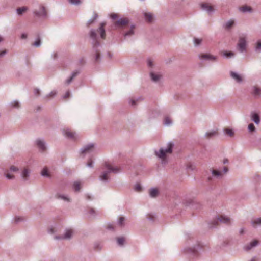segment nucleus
<instances>
[{
    "instance_id": "nucleus-11",
    "label": "nucleus",
    "mask_w": 261,
    "mask_h": 261,
    "mask_svg": "<svg viewBox=\"0 0 261 261\" xmlns=\"http://www.w3.org/2000/svg\"><path fill=\"white\" fill-rule=\"evenodd\" d=\"M251 119L256 124H258L260 122V118L259 115L256 113H252L251 114Z\"/></svg>"
},
{
    "instance_id": "nucleus-8",
    "label": "nucleus",
    "mask_w": 261,
    "mask_h": 261,
    "mask_svg": "<svg viewBox=\"0 0 261 261\" xmlns=\"http://www.w3.org/2000/svg\"><path fill=\"white\" fill-rule=\"evenodd\" d=\"M106 25L105 22H102L100 23V26L99 28V30H98V32L100 34V36L102 39H104L106 38V33L105 30L104 29V27Z\"/></svg>"
},
{
    "instance_id": "nucleus-49",
    "label": "nucleus",
    "mask_w": 261,
    "mask_h": 261,
    "mask_svg": "<svg viewBox=\"0 0 261 261\" xmlns=\"http://www.w3.org/2000/svg\"><path fill=\"white\" fill-rule=\"evenodd\" d=\"M99 57H100V53L98 51H96V60L97 61H98Z\"/></svg>"
},
{
    "instance_id": "nucleus-32",
    "label": "nucleus",
    "mask_w": 261,
    "mask_h": 261,
    "mask_svg": "<svg viewBox=\"0 0 261 261\" xmlns=\"http://www.w3.org/2000/svg\"><path fill=\"white\" fill-rule=\"evenodd\" d=\"M233 20H229L226 23L225 27L227 29H230L233 25Z\"/></svg>"
},
{
    "instance_id": "nucleus-34",
    "label": "nucleus",
    "mask_w": 261,
    "mask_h": 261,
    "mask_svg": "<svg viewBox=\"0 0 261 261\" xmlns=\"http://www.w3.org/2000/svg\"><path fill=\"white\" fill-rule=\"evenodd\" d=\"M77 72H73L72 76L66 81L67 84H69L73 80V79L77 75Z\"/></svg>"
},
{
    "instance_id": "nucleus-42",
    "label": "nucleus",
    "mask_w": 261,
    "mask_h": 261,
    "mask_svg": "<svg viewBox=\"0 0 261 261\" xmlns=\"http://www.w3.org/2000/svg\"><path fill=\"white\" fill-rule=\"evenodd\" d=\"M124 221V218L123 217H120L119 219V224L121 226L123 225Z\"/></svg>"
},
{
    "instance_id": "nucleus-7",
    "label": "nucleus",
    "mask_w": 261,
    "mask_h": 261,
    "mask_svg": "<svg viewBox=\"0 0 261 261\" xmlns=\"http://www.w3.org/2000/svg\"><path fill=\"white\" fill-rule=\"evenodd\" d=\"M228 170L227 167H224V172L222 173L221 171L213 170V176H217V177H222L224 173H226L227 172Z\"/></svg>"
},
{
    "instance_id": "nucleus-57",
    "label": "nucleus",
    "mask_w": 261,
    "mask_h": 261,
    "mask_svg": "<svg viewBox=\"0 0 261 261\" xmlns=\"http://www.w3.org/2000/svg\"><path fill=\"white\" fill-rule=\"evenodd\" d=\"M131 104H132V105H135V101L134 100H131Z\"/></svg>"
},
{
    "instance_id": "nucleus-63",
    "label": "nucleus",
    "mask_w": 261,
    "mask_h": 261,
    "mask_svg": "<svg viewBox=\"0 0 261 261\" xmlns=\"http://www.w3.org/2000/svg\"><path fill=\"white\" fill-rule=\"evenodd\" d=\"M93 20L92 21H91L90 22H89V25L91 23H92L93 22Z\"/></svg>"
},
{
    "instance_id": "nucleus-16",
    "label": "nucleus",
    "mask_w": 261,
    "mask_h": 261,
    "mask_svg": "<svg viewBox=\"0 0 261 261\" xmlns=\"http://www.w3.org/2000/svg\"><path fill=\"white\" fill-rule=\"evenodd\" d=\"M90 37L94 41V46H96L99 45V43L97 40L96 34L95 31H92L90 32Z\"/></svg>"
},
{
    "instance_id": "nucleus-39",
    "label": "nucleus",
    "mask_w": 261,
    "mask_h": 261,
    "mask_svg": "<svg viewBox=\"0 0 261 261\" xmlns=\"http://www.w3.org/2000/svg\"><path fill=\"white\" fill-rule=\"evenodd\" d=\"M11 105L15 108H18L19 107V102L17 101H14L12 102Z\"/></svg>"
},
{
    "instance_id": "nucleus-1",
    "label": "nucleus",
    "mask_w": 261,
    "mask_h": 261,
    "mask_svg": "<svg viewBox=\"0 0 261 261\" xmlns=\"http://www.w3.org/2000/svg\"><path fill=\"white\" fill-rule=\"evenodd\" d=\"M106 171L103 172L100 175V178L102 180H106L109 178V174L111 172L117 173L119 171V168L117 167H114L110 163L106 162L105 164V168Z\"/></svg>"
},
{
    "instance_id": "nucleus-30",
    "label": "nucleus",
    "mask_w": 261,
    "mask_h": 261,
    "mask_svg": "<svg viewBox=\"0 0 261 261\" xmlns=\"http://www.w3.org/2000/svg\"><path fill=\"white\" fill-rule=\"evenodd\" d=\"M248 129L250 132H253L255 130V127L253 123H250L248 125Z\"/></svg>"
},
{
    "instance_id": "nucleus-54",
    "label": "nucleus",
    "mask_w": 261,
    "mask_h": 261,
    "mask_svg": "<svg viewBox=\"0 0 261 261\" xmlns=\"http://www.w3.org/2000/svg\"><path fill=\"white\" fill-rule=\"evenodd\" d=\"M34 92L35 93L38 95L40 94V91L38 89H35Z\"/></svg>"
},
{
    "instance_id": "nucleus-10",
    "label": "nucleus",
    "mask_w": 261,
    "mask_h": 261,
    "mask_svg": "<svg viewBox=\"0 0 261 261\" xmlns=\"http://www.w3.org/2000/svg\"><path fill=\"white\" fill-rule=\"evenodd\" d=\"M230 75L231 77L235 80L237 82L240 83L243 81L242 77L240 75L238 74V73L234 72L231 71L230 72Z\"/></svg>"
},
{
    "instance_id": "nucleus-43",
    "label": "nucleus",
    "mask_w": 261,
    "mask_h": 261,
    "mask_svg": "<svg viewBox=\"0 0 261 261\" xmlns=\"http://www.w3.org/2000/svg\"><path fill=\"white\" fill-rule=\"evenodd\" d=\"M261 48V41H258L256 44V49H259Z\"/></svg>"
},
{
    "instance_id": "nucleus-28",
    "label": "nucleus",
    "mask_w": 261,
    "mask_h": 261,
    "mask_svg": "<svg viewBox=\"0 0 261 261\" xmlns=\"http://www.w3.org/2000/svg\"><path fill=\"white\" fill-rule=\"evenodd\" d=\"M240 10L244 12L250 11L251 10V7L247 6H243L240 8Z\"/></svg>"
},
{
    "instance_id": "nucleus-9",
    "label": "nucleus",
    "mask_w": 261,
    "mask_h": 261,
    "mask_svg": "<svg viewBox=\"0 0 261 261\" xmlns=\"http://www.w3.org/2000/svg\"><path fill=\"white\" fill-rule=\"evenodd\" d=\"M94 149V145L93 144H89L86 146L82 150V154H86L87 153H90L92 152Z\"/></svg>"
},
{
    "instance_id": "nucleus-15",
    "label": "nucleus",
    "mask_w": 261,
    "mask_h": 261,
    "mask_svg": "<svg viewBox=\"0 0 261 261\" xmlns=\"http://www.w3.org/2000/svg\"><path fill=\"white\" fill-rule=\"evenodd\" d=\"M36 144L37 146L39 148V149L41 151H44L46 149L45 144L43 141L40 140H38L36 141Z\"/></svg>"
},
{
    "instance_id": "nucleus-51",
    "label": "nucleus",
    "mask_w": 261,
    "mask_h": 261,
    "mask_svg": "<svg viewBox=\"0 0 261 261\" xmlns=\"http://www.w3.org/2000/svg\"><path fill=\"white\" fill-rule=\"evenodd\" d=\"M87 166H88L89 167H91L92 166V160H90L88 162Z\"/></svg>"
},
{
    "instance_id": "nucleus-2",
    "label": "nucleus",
    "mask_w": 261,
    "mask_h": 261,
    "mask_svg": "<svg viewBox=\"0 0 261 261\" xmlns=\"http://www.w3.org/2000/svg\"><path fill=\"white\" fill-rule=\"evenodd\" d=\"M173 146L172 143H169L166 148H161L159 152H155V154L159 158L162 159L163 162H165L167 155L172 153Z\"/></svg>"
},
{
    "instance_id": "nucleus-20",
    "label": "nucleus",
    "mask_w": 261,
    "mask_h": 261,
    "mask_svg": "<svg viewBox=\"0 0 261 261\" xmlns=\"http://www.w3.org/2000/svg\"><path fill=\"white\" fill-rule=\"evenodd\" d=\"M158 193L159 191L157 189H151L149 191V194L151 197H156L158 195Z\"/></svg>"
},
{
    "instance_id": "nucleus-61",
    "label": "nucleus",
    "mask_w": 261,
    "mask_h": 261,
    "mask_svg": "<svg viewBox=\"0 0 261 261\" xmlns=\"http://www.w3.org/2000/svg\"><path fill=\"white\" fill-rule=\"evenodd\" d=\"M5 53V51L2 52L1 54H0V56L2 55L3 54H4Z\"/></svg>"
},
{
    "instance_id": "nucleus-40",
    "label": "nucleus",
    "mask_w": 261,
    "mask_h": 261,
    "mask_svg": "<svg viewBox=\"0 0 261 261\" xmlns=\"http://www.w3.org/2000/svg\"><path fill=\"white\" fill-rule=\"evenodd\" d=\"M135 189L136 191L139 192L141 190V187L140 184H136L135 186Z\"/></svg>"
},
{
    "instance_id": "nucleus-47",
    "label": "nucleus",
    "mask_w": 261,
    "mask_h": 261,
    "mask_svg": "<svg viewBox=\"0 0 261 261\" xmlns=\"http://www.w3.org/2000/svg\"><path fill=\"white\" fill-rule=\"evenodd\" d=\"M10 170L12 171H16L18 170V168L14 166H12L10 168Z\"/></svg>"
},
{
    "instance_id": "nucleus-5",
    "label": "nucleus",
    "mask_w": 261,
    "mask_h": 261,
    "mask_svg": "<svg viewBox=\"0 0 261 261\" xmlns=\"http://www.w3.org/2000/svg\"><path fill=\"white\" fill-rule=\"evenodd\" d=\"M246 41L245 38L244 37H240L239 40V42L238 43V45L239 48V50L242 52L246 48Z\"/></svg>"
},
{
    "instance_id": "nucleus-12",
    "label": "nucleus",
    "mask_w": 261,
    "mask_h": 261,
    "mask_svg": "<svg viewBox=\"0 0 261 261\" xmlns=\"http://www.w3.org/2000/svg\"><path fill=\"white\" fill-rule=\"evenodd\" d=\"M201 8L203 10L207 11L208 12H211L212 10V6L210 3H203L201 4Z\"/></svg>"
},
{
    "instance_id": "nucleus-37",
    "label": "nucleus",
    "mask_w": 261,
    "mask_h": 261,
    "mask_svg": "<svg viewBox=\"0 0 261 261\" xmlns=\"http://www.w3.org/2000/svg\"><path fill=\"white\" fill-rule=\"evenodd\" d=\"M164 123L166 125H169L171 123V120L170 118L166 117L164 119Z\"/></svg>"
},
{
    "instance_id": "nucleus-50",
    "label": "nucleus",
    "mask_w": 261,
    "mask_h": 261,
    "mask_svg": "<svg viewBox=\"0 0 261 261\" xmlns=\"http://www.w3.org/2000/svg\"><path fill=\"white\" fill-rule=\"evenodd\" d=\"M70 96V92L67 91L64 95V98L66 99Z\"/></svg>"
},
{
    "instance_id": "nucleus-36",
    "label": "nucleus",
    "mask_w": 261,
    "mask_h": 261,
    "mask_svg": "<svg viewBox=\"0 0 261 261\" xmlns=\"http://www.w3.org/2000/svg\"><path fill=\"white\" fill-rule=\"evenodd\" d=\"M234 53L232 51H229V52H225L224 53V55L226 56V57H231L234 56Z\"/></svg>"
},
{
    "instance_id": "nucleus-59",
    "label": "nucleus",
    "mask_w": 261,
    "mask_h": 261,
    "mask_svg": "<svg viewBox=\"0 0 261 261\" xmlns=\"http://www.w3.org/2000/svg\"><path fill=\"white\" fill-rule=\"evenodd\" d=\"M228 161L227 159H226V160H224L223 162L224 164L226 163H228Z\"/></svg>"
},
{
    "instance_id": "nucleus-17",
    "label": "nucleus",
    "mask_w": 261,
    "mask_h": 261,
    "mask_svg": "<svg viewBox=\"0 0 261 261\" xmlns=\"http://www.w3.org/2000/svg\"><path fill=\"white\" fill-rule=\"evenodd\" d=\"M35 14L38 16H45L46 14V11L44 6H41L40 7V10L39 12H35Z\"/></svg>"
},
{
    "instance_id": "nucleus-60",
    "label": "nucleus",
    "mask_w": 261,
    "mask_h": 261,
    "mask_svg": "<svg viewBox=\"0 0 261 261\" xmlns=\"http://www.w3.org/2000/svg\"><path fill=\"white\" fill-rule=\"evenodd\" d=\"M50 230V232H51V233H53V232H54V229H53V228H51Z\"/></svg>"
},
{
    "instance_id": "nucleus-29",
    "label": "nucleus",
    "mask_w": 261,
    "mask_h": 261,
    "mask_svg": "<svg viewBox=\"0 0 261 261\" xmlns=\"http://www.w3.org/2000/svg\"><path fill=\"white\" fill-rule=\"evenodd\" d=\"M202 39L194 38V43L195 46H198L201 43Z\"/></svg>"
},
{
    "instance_id": "nucleus-14",
    "label": "nucleus",
    "mask_w": 261,
    "mask_h": 261,
    "mask_svg": "<svg viewBox=\"0 0 261 261\" xmlns=\"http://www.w3.org/2000/svg\"><path fill=\"white\" fill-rule=\"evenodd\" d=\"M258 243V241L256 240H255L251 242L250 244L246 245L245 247V249L247 251L250 250L252 247L256 246Z\"/></svg>"
},
{
    "instance_id": "nucleus-56",
    "label": "nucleus",
    "mask_w": 261,
    "mask_h": 261,
    "mask_svg": "<svg viewBox=\"0 0 261 261\" xmlns=\"http://www.w3.org/2000/svg\"><path fill=\"white\" fill-rule=\"evenodd\" d=\"M108 228H109V229L113 228V225L112 224L108 225Z\"/></svg>"
},
{
    "instance_id": "nucleus-46",
    "label": "nucleus",
    "mask_w": 261,
    "mask_h": 261,
    "mask_svg": "<svg viewBox=\"0 0 261 261\" xmlns=\"http://www.w3.org/2000/svg\"><path fill=\"white\" fill-rule=\"evenodd\" d=\"M110 16L112 19H115L118 17V15L117 14L113 13Z\"/></svg>"
},
{
    "instance_id": "nucleus-58",
    "label": "nucleus",
    "mask_w": 261,
    "mask_h": 261,
    "mask_svg": "<svg viewBox=\"0 0 261 261\" xmlns=\"http://www.w3.org/2000/svg\"><path fill=\"white\" fill-rule=\"evenodd\" d=\"M190 251L191 252H193L194 253L196 254V252H195V251L194 249H190Z\"/></svg>"
},
{
    "instance_id": "nucleus-55",
    "label": "nucleus",
    "mask_w": 261,
    "mask_h": 261,
    "mask_svg": "<svg viewBox=\"0 0 261 261\" xmlns=\"http://www.w3.org/2000/svg\"><path fill=\"white\" fill-rule=\"evenodd\" d=\"M27 37V35L26 34H22L21 35L22 39H26Z\"/></svg>"
},
{
    "instance_id": "nucleus-18",
    "label": "nucleus",
    "mask_w": 261,
    "mask_h": 261,
    "mask_svg": "<svg viewBox=\"0 0 261 261\" xmlns=\"http://www.w3.org/2000/svg\"><path fill=\"white\" fill-rule=\"evenodd\" d=\"M199 58L201 60H211L212 59V57L210 54H203L199 56Z\"/></svg>"
},
{
    "instance_id": "nucleus-19",
    "label": "nucleus",
    "mask_w": 261,
    "mask_h": 261,
    "mask_svg": "<svg viewBox=\"0 0 261 261\" xmlns=\"http://www.w3.org/2000/svg\"><path fill=\"white\" fill-rule=\"evenodd\" d=\"M146 20L149 22H151L153 20V17L152 14L149 13H145L144 14Z\"/></svg>"
},
{
    "instance_id": "nucleus-33",
    "label": "nucleus",
    "mask_w": 261,
    "mask_h": 261,
    "mask_svg": "<svg viewBox=\"0 0 261 261\" xmlns=\"http://www.w3.org/2000/svg\"><path fill=\"white\" fill-rule=\"evenodd\" d=\"M134 29H135V26L132 25L130 30L125 34V36H128V35H133L134 34Z\"/></svg>"
},
{
    "instance_id": "nucleus-25",
    "label": "nucleus",
    "mask_w": 261,
    "mask_h": 261,
    "mask_svg": "<svg viewBox=\"0 0 261 261\" xmlns=\"http://www.w3.org/2000/svg\"><path fill=\"white\" fill-rule=\"evenodd\" d=\"M252 224L253 226H255L256 225L261 224V218H257L252 220Z\"/></svg>"
},
{
    "instance_id": "nucleus-13",
    "label": "nucleus",
    "mask_w": 261,
    "mask_h": 261,
    "mask_svg": "<svg viewBox=\"0 0 261 261\" xmlns=\"http://www.w3.org/2000/svg\"><path fill=\"white\" fill-rule=\"evenodd\" d=\"M251 93L255 96H260L261 95V89L257 86H254L252 88Z\"/></svg>"
},
{
    "instance_id": "nucleus-22",
    "label": "nucleus",
    "mask_w": 261,
    "mask_h": 261,
    "mask_svg": "<svg viewBox=\"0 0 261 261\" xmlns=\"http://www.w3.org/2000/svg\"><path fill=\"white\" fill-rule=\"evenodd\" d=\"M150 76L152 79V80L156 82L158 81L161 77V76L159 74H155L154 73L151 72L150 73Z\"/></svg>"
},
{
    "instance_id": "nucleus-38",
    "label": "nucleus",
    "mask_w": 261,
    "mask_h": 261,
    "mask_svg": "<svg viewBox=\"0 0 261 261\" xmlns=\"http://www.w3.org/2000/svg\"><path fill=\"white\" fill-rule=\"evenodd\" d=\"M41 44V40L39 38L37 39L34 43L33 44V45L36 47H38L40 46Z\"/></svg>"
},
{
    "instance_id": "nucleus-64",
    "label": "nucleus",
    "mask_w": 261,
    "mask_h": 261,
    "mask_svg": "<svg viewBox=\"0 0 261 261\" xmlns=\"http://www.w3.org/2000/svg\"><path fill=\"white\" fill-rule=\"evenodd\" d=\"M251 261H255V259L253 258L251 260Z\"/></svg>"
},
{
    "instance_id": "nucleus-53",
    "label": "nucleus",
    "mask_w": 261,
    "mask_h": 261,
    "mask_svg": "<svg viewBox=\"0 0 261 261\" xmlns=\"http://www.w3.org/2000/svg\"><path fill=\"white\" fill-rule=\"evenodd\" d=\"M58 197L59 198L61 197V198L63 199L64 200H67V201H68V199L66 197H65V196H59Z\"/></svg>"
},
{
    "instance_id": "nucleus-24",
    "label": "nucleus",
    "mask_w": 261,
    "mask_h": 261,
    "mask_svg": "<svg viewBox=\"0 0 261 261\" xmlns=\"http://www.w3.org/2000/svg\"><path fill=\"white\" fill-rule=\"evenodd\" d=\"M28 8L26 7H22L21 8H19L17 9V12L18 14L21 15L23 13L25 12L27 10Z\"/></svg>"
},
{
    "instance_id": "nucleus-45",
    "label": "nucleus",
    "mask_w": 261,
    "mask_h": 261,
    "mask_svg": "<svg viewBox=\"0 0 261 261\" xmlns=\"http://www.w3.org/2000/svg\"><path fill=\"white\" fill-rule=\"evenodd\" d=\"M147 64H148V66H149V67H152L153 66L152 61H151V59L148 60Z\"/></svg>"
},
{
    "instance_id": "nucleus-3",
    "label": "nucleus",
    "mask_w": 261,
    "mask_h": 261,
    "mask_svg": "<svg viewBox=\"0 0 261 261\" xmlns=\"http://www.w3.org/2000/svg\"><path fill=\"white\" fill-rule=\"evenodd\" d=\"M216 220H213V226L218 225L219 223H223L224 224H229L230 223V219L227 217L219 215L216 218Z\"/></svg>"
},
{
    "instance_id": "nucleus-4",
    "label": "nucleus",
    "mask_w": 261,
    "mask_h": 261,
    "mask_svg": "<svg viewBox=\"0 0 261 261\" xmlns=\"http://www.w3.org/2000/svg\"><path fill=\"white\" fill-rule=\"evenodd\" d=\"M129 23V20L126 18H121L114 22V25L118 28H124Z\"/></svg>"
},
{
    "instance_id": "nucleus-44",
    "label": "nucleus",
    "mask_w": 261,
    "mask_h": 261,
    "mask_svg": "<svg viewBox=\"0 0 261 261\" xmlns=\"http://www.w3.org/2000/svg\"><path fill=\"white\" fill-rule=\"evenodd\" d=\"M6 176L8 179H12L13 178V175L9 173H6Z\"/></svg>"
},
{
    "instance_id": "nucleus-31",
    "label": "nucleus",
    "mask_w": 261,
    "mask_h": 261,
    "mask_svg": "<svg viewBox=\"0 0 261 261\" xmlns=\"http://www.w3.org/2000/svg\"><path fill=\"white\" fill-rule=\"evenodd\" d=\"M41 174L42 176H49V174L48 173V169L47 168H44L42 172H41Z\"/></svg>"
},
{
    "instance_id": "nucleus-41",
    "label": "nucleus",
    "mask_w": 261,
    "mask_h": 261,
    "mask_svg": "<svg viewBox=\"0 0 261 261\" xmlns=\"http://www.w3.org/2000/svg\"><path fill=\"white\" fill-rule=\"evenodd\" d=\"M69 2L73 4H79L81 3L80 0H69Z\"/></svg>"
},
{
    "instance_id": "nucleus-62",
    "label": "nucleus",
    "mask_w": 261,
    "mask_h": 261,
    "mask_svg": "<svg viewBox=\"0 0 261 261\" xmlns=\"http://www.w3.org/2000/svg\"><path fill=\"white\" fill-rule=\"evenodd\" d=\"M94 212V210H92H92H91V211H90V212H91V213H93Z\"/></svg>"
},
{
    "instance_id": "nucleus-6",
    "label": "nucleus",
    "mask_w": 261,
    "mask_h": 261,
    "mask_svg": "<svg viewBox=\"0 0 261 261\" xmlns=\"http://www.w3.org/2000/svg\"><path fill=\"white\" fill-rule=\"evenodd\" d=\"M63 132L66 137L74 140L76 139L75 133L69 129H64Z\"/></svg>"
},
{
    "instance_id": "nucleus-23",
    "label": "nucleus",
    "mask_w": 261,
    "mask_h": 261,
    "mask_svg": "<svg viewBox=\"0 0 261 261\" xmlns=\"http://www.w3.org/2000/svg\"><path fill=\"white\" fill-rule=\"evenodd\" d=\"M73 234V231L71 229L67 230L65 233V234L63 238L65 239H69L71 237Z\"/></svg>"
},
{
    "instance_id": "nucleus-27",
    "label": "nucleus",
    "mask_w": 261,
    "mask_h": 261,
    "mask_svg": "<svg viewBox=\"0 0 261 261\" xmlns=\"http://www.w3.org/2000/svg\"><path fill=\"white\" fill-rule=\"evenodd\" d=\"M81 183L79 181H75L73 184V188L75 191H79L80 189H81Z\"/></svg>"
},
{
    "instance_id": "nucleus-48",
    "label": "nucleus",
    "mask_w": 261,
    "mask_h": 261,
    "mask_svg": "<svg viewBox=\"0 0 261 261\" xmlns=\"http://www.w3.org/2000/svg\"><path fill=\"white\" fill-rule=\"evenodd\" d=\"M212 136V132H209L206 134V136L207 138H210Z\"/></svg>"
},
{
    "instance_id": "nucleus-21",
    "label": "nucleus",
    "mask_w": 261,
    "mask_h": 261,
    "mask_svg": "<svg viewBox=\"0 0 261 261\" xmlns=\"http://www.w3.org/2000/svg\"><path fill=\"white\" fill-rule=\"evenodd\" d=\"M224 131L225 134L229 137H233L234 136V132L231 129L225 128Z\"/></svg>"
},
{
    "instance_id": "nucleus-26",
    "label": "nucleus",
    "mask_w": 261,
    "mask_h": 261,
    "mask_svg": "<svg viewBox=\"0 0 261 261\" xmlns=\"http://www.w3.org/2000/svg\"><path fill=\"white\" fill-rule=\"evenodd\" d=\"M29 173L30 172L28 169H24L22 173V177L24 179H26L29 176Z\"/></svg>"
},
{
    "instance_id": "nucleus-35",
    "label": "nucleus",
    "mask_w": 261,
    "mask_h": 261,
    "mask_svg": "<svg viewBox=\"0 0 261 261\" xmlns=\"http://www.w3.org/2000/svg\"><path fill=\"white\" fill-rule=\"evenodd\" d=\"M125 241L124 238H117V243L119 245H122L123 244L124 242Z\"/></svg>"
},
{
    "instance_id": "nucleus-52",
    "label": "nucleus",
    "mask_w": 261,
    "mask_h": 261,
    "mask_svg": "<svg viewBox=\"0 0 261 261\" xmlns=\"http://www.w3.org/2000/svg\"><path fill=\"white\" fill-rule=\"evenodd\" d=\"M56 94V92L55 91H51L50 92V93L49 94V96L51 97L54 96Z\"/></svg>"
}]
</instances>
